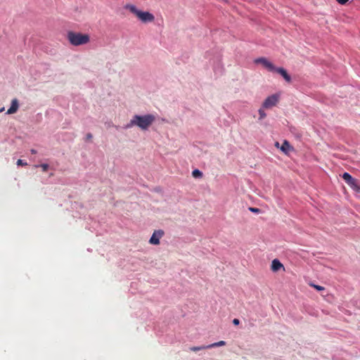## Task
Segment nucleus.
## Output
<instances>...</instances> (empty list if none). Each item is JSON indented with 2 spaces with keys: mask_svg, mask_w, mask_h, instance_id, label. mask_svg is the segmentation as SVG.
<instances>
[{
  "mask_svg": "<svg viewBox=\"0 0 360 360\" xmlns=\"http://www.w3.org/2000/svg\"><path fill=\"white\" fill-rule=\"evenodd\" d=\"M274 72L280 74L285 79V80L286 82H290L291 77L288 74L287 71L284 68H276V70H274Z\"/></svg>",
  "mask_w": 360,
  "mask_h": 360,
  "instance_id": "9d476101",
  "label": "nucleus"
},
{
  "mask_svg": "<svg viewBox=\"0 0 360 360\" xmlns=\"http://www.w3.org/2000/svg\"><path fill=\"white\" fill-rule=\"evenodd\" d=\"M67 39L70 44L78 46L86 44L90 41V37L87 34L70 31L67 34Z\"/></svg>",
  "mask_w": 360,
  "mask_h": 360,
  "instance_id": "7ed1b4c3",
  "label": "nucleus"
},
{
  "mask_svg": "<svg viewBox=\"0 0 360 360\" xmlns=\"http://www.w3.org/2000/svg\"><path fill=\"white\" fill-rule=\"evenodd\" d=\"M233 323L234 325H238V324L240 323V321H239V319H234L233 320Z\"/></svg>",
  "mask_w": 360,
  "mask_h": 360,
  "instance_id": "412c9836",
  "label": "nucleus"
},
{
  "mask_svg": "<svg viewBox=\"0 0 360 360\" xmlns=\"http://www.w3.org/2000/svg\"><path fill=\"white\" fill-rule=\"evenodd\" d=\"M271 269L273 271L276 272L281 269L285 271V267L283 264L277 259H274L271 262Z\"/></svg>",
  "mask_w": 360,
  "mask_h": 360,
  "instance_id": "6e6552de",
  "label": "nucleus"
},
{
  "mask_svg": "<svg viewBox=\"0 0 360 360\" xmlns=\"http://www.w3.org/2000/svg\"><path fill=\"white\" fill-rule=\"evenodd\" d=\"M250 210L251 212H255V213H259V209H258V208L250 207Z\"/></svg>",
  "mask_w": 360,
  "mask_h": 360,
  "instance_id": "6ab92c4d",
  "label": "nucleus"
},
{
  "mask_svg": "<svg viewBox=\"0 0 360 360\" xmlns=\"http://www.w3.org/2000/svg\"><path fill=\"white\" fill-rule=\"evenodd\" d=\"M155 120V116L150 114L143 116L136 115L130 120L129 123L127 124L126 128L137 126L142 130H147Z\"/></svg>",
  "mask_w": 360,
  "mask_h": 360,
  "instance_id": "f257e3e1",
  "label": "nucleus"
},
{
  "mask_svg": "<svg viewBox=\"0 0 360 360\" xmlns=\"http://www.w3.org/2000/svg\"><path fill=\"white\" fill-rule=\"evenodd\" d=\"M278 102V96L276 95H271L267 97L262 104L264 108H271L275 106Z\"/></svg>",
  "mask_w": 360,
  "mask_h": 360,
  "instance_id": "423d86ee",
  "label": "nucleus"
},
{
  "mask_svg": "<svg viewBox=\"0 0 360 360\" xmlns=\"http://www.w3.org/2000/svg\"><path fill=\"white\" fill-rule=\"evenodd\" d=\"M192 175L195 178L202 177V173L198 169H194L192 172Z\"/></svg>",
  "mask_w": 360,
  "mask_h": 360,
  "instance_id": "4468645a",
  "label": "nucleus"
},
{
  "mask_svg": "<svg viewBox=\"0 0 360 360\" xmlns=\"http://www.w3.org/2000/svg\"><path fill=\"white\" fill-rule=\"evenodd\" d=\"M19 108L18 101L16 98L12 100L11 105L7 110V114L11 115L17 112Z\"/></svg>",
  "mask_w": 360,
  "mask_h": 360,
  "instance_id": "1a4fd4ad",
  "label": "nucleus"
},
{
  "mask_svg": "<svg viewBox=\"0 0 360 360\" xmlns=\"http://www.w3.org/2000/svg\"><path fill=\"white\" fill-rule=\"evenodd\" d=\"M164 236L162 230L155 231L149 240V243L152 245H159L160 239Z\"/></svg>",
  "mask_w": 360,
  "mask_h": 360,
  "instance_id": "0eeeda50",
  "label": "nucleus"
},
{
  "mask_svg": "<svg viewBox=\"0 0 360 360\" xmlns=\"http://www.w3.org/2000/svg\"><path fill=\"white\" fill-rule=\"evenodd\" d=\"M340 4L344 5L349 1V0H336Z\"/></svg>",
  "mask_w": 360,
  "mask_h": 360,
  "instance_id": "aec40b11",
  "label": "nucleus"
},
{
  "mask_svg": "<svg viewBox=\"0 0 360 360\" xmlns=\"http://www.w3.org/2000/svg\"><path fill=\"white\" fill-rule=\"evenodd\" d=\"M342 179L345 182L354 190L360 191V187L358 186L357 180L353 178L349 173L345 172L342 174Z\"/></svg>",
  "mask_w": 360,
  "mask_h": 360,
  "instance_id": "20e7f679",
  "label": "nucleus"
},
{
  "mask_svg": "<svg viewBox=\"0 0 360 360\" xmlns=\"http://www.w3.org/2000/svg\"><path fill=\"white\" fill-rule=\"evenodd\" d=\"M259 120H263L266 116V113L264 112V111L262 108H260L259 110Z\"/></svg>",
  "mask_w": 360,
  "mask_h": 360,
  "instance_id": "dca6fc26",
  "label": "nucleus"
},
{
  "mask_svg": "<svg viewBox=\"0 0 360 360\" xmlns=\"http://www.w3.org/2000/svg\"><path fill=\"white\" fill-rule=\"evenodd\" d=\"M30 152H31L32 154H36L37 153V150H34V149H31Z\"/></svg>",
  "mask_w": 360,
  "mask_h": 360,
  "instance_id": "5701e85b",
  "label": "nucleus"
},
{
  "mask_svg": "<svg viewBox=\"0 0 360 360\" xmlns=\"http://www.w3.org/2000/svg\"><path fill=\"white\" fill-rule=\"evenodd\" d=\"M309 285H310V286L313 287L314 288H315L318 291H322V290H325L324 287L321 286V285H316V284H314V283H310Z\"/></svg>",
  "mask_w": 360,
  "mask_h": 360,
  "instance_id": "2eb2a0df",
  "label": "nucleus"
},
{
  "mask_svg": "<svg viewBox=\"0 0 360 360\" xmlns=\"http://www.w3.org/2000/svg\"><path fill=\"white\" fill-rule=\"evenodd\" d=\"M275 146H276V148H280L279 143H278V142H276V143H275Z\"/></svg>",
  "mask_w": 360,
  "mask_h": 360,
  "instance_id": "b1692460",
  "label": "nucleus"
},
{
  "mask_svg": "<svg viewBox=\"0 0 360 360\" xmlns=\"http://www.w3.org/2000/svg\"><path fill=\"white\" fill-rule=\"evenodd\" d=\"M92 138V134L89 133L86 134V139L90 140Z\"/></svg>",
  "mask_w": 360,
  "mask_h": 360,
  "instance_id": "4be33fe9",
  "label": "nucleus"
},
{
  "mask_svg": "<svg viewBox=\"0 0 360 360\" xmlns=\"http://www.w3.org/2000/svg\"><path fill=\"white\" fill-rule=\"evenodd\" d=\"M205 349H209L207 347V345H203V346H200V347H192L190 348V350H191L193 352H198V351Z\"/></svg>",
  "mask_w": 360,
  "mask_h": 360,
  "instance_id": "ddd939ff",
  "label": "nucleus"
},
{
  "mask_svg": "<svg viewBox=\"0 0 360 360\" xmlns=\"http://www.w3.org/2000/svg\"><path fill=\"white\" fill-rule=\"evenodd\" d=\"M124 8L135 15L136 17L143 23L153 22L155 20V16L153 14L148 11L139 10L136 6L133 4H127Z\"/></svg>",
  "mask_w": 360,
  "mask_h": 360,
  "instance_id": "f03ea898",
  "label": "nucleus"
},
{
  "mask_svg": "<svg viewBox=\"0 0 360 360\" xmlns=\"http://www.w3.org/2000/svg\"><path fill=\"white\" fill-rule=\"evenodd\" d=\"M27 165V163L26 162H24L23 160H22L20 159L18 160V161H17V165H18V166H25Z\"/></svg>",
  "mask_w": 360,
  "mask_h": 360,
  "instance_id": "a211bd4d",
  "label": "nucleus"
},
{
  "mask_svg": "<svg viewBox=\"0 0 360 360\" xmlns=\"http://www.w3.org/2000/svg\"><path fill=\"white\" fill-rule=\"evenodd\" d=\"M254 62L256 64L262 65L269 72H274V70H276V67L274 66V65L272 63H271L269 60H267L266 58L261 57L256 58Z\"/></svg>",
  "mask_w": 360,
  "mask_h": 360,
  "instance_id": "39448f33",
  "label": "nucleus"
},
{
  "mask_svg": "<svg viewBox=\"0 0 360 360\" xmlns=\"http://www.w3.org/2000/svg\"><path fill=\"white\" fill-rule=\"evenodd\" d=\"M39 167L42 169L43 172H46L49 169V165L47 164H41L39 165Z\"/></svg>",
  "mask_w": 360,
  "mask_h": 360,
  "instance_id": "f3484780",
  "label": "nucleus"
},
{
  "mask_svg": "<svg viewBox=\"0 0 360 360\" xmlns=\"http://www.w3.org/2000/svg\"><path fill=\"white\" fill-rule=\"evenodd\" d=\"M280 149L286 155H288L290 151L293 150V148L290 146V143L286 140L283 141L282 146L280 147Z\"/></svg>",
  "mask_w": 360,
  "mask_h": 360,
  "instance_id": "9b49d317",
  "label": "nucleus"
},
{
  "mask_svg": "<svg viewBox=\"0 0 360 360\" xmlns=\"http://www.w3.org/2000/svg\"><path fill=\"white\" fill-rule=\"evenodd\" d=\"M224 345H226V342L221 340V341H219V342H214V343L207 345V347L213 348V347H221V346H224Z\"/></svg>",
  "mask_w": 360,
  "mask_h": 360,
  "instance_id": "f8f14e48",
  "label": "nucleus"
}]
</instances>
